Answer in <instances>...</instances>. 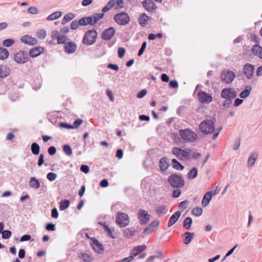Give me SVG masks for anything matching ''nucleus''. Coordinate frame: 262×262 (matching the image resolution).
<instances>
[{"mask_svg": "<svg viewBox=\"0 0 262 262\" xmlns=\"http://www.w3.org/2000/svg\"><path fill=\"white\" fill-rule=\"evenodd\" d=\"M198 96L200 101L204 103H209L212 101V97L211 94L204 91H200Z\"/></svg>", "mask_w": 262, "mask_h": 262, "instance_id": "nucleus-12", "label": "nucleus"}, {"mask_svg": "<svg viewBox=\"0 0 262 262\" xmlns=\"http://www.w3.org/2000/svg\"><path fill=\"white\" fill-rule=\"evenodd\" d=\"M51 38L53 39H57V44L66 43L68 38L64 36L59 34V32L57 30H53L51 33Z\"/></svg>", "mask_w": 262, "mask_h": 262, "instance_id": "nucleus-13", "label": "nucleus"}, {"mask_svg": "<svg viewBox=\"0 0 262 262\" xmlns=\"http://www.w3.org/2000/svg\"><path fill=\"white\" fill-rule=\"evenodd\" d=\"M146 47V42L144 41L142 43L141 47L138 52V55L139 56H141L143 54V53H144V52L145 50Z\"/></svg>", "mask_w": 262, "mask_h": 262, "instance_id": "nucleus-55", "label": "nucleus"}, {"mask_svg": "<svg viewBox=\"0 0 262 262\" xmlns=\"http://www.w3.org/2000/svg\"><path fill=\"white\" fill-rule=\"evenodd\" d=\"M189 150H183L181 149V157L180 160H187L190 158V153L189 152Z\"/></svg>", "mask_w": 262, "mask_h": 262, "instance_id": "nucleus-42", "label": "nucleus"}, {"mask_svg": "<svg viewBox=\"0 0 262 262\" xmlns=\"http://www.w3.org/2000/svg\"><path fill=\"white\" fill-rule=\"evenodd\" d=\"M98 33L96 30H88L84 34L82 38V43L86 46L93 45L96 41Z\"/></svg>", "mask_w": 262, "mask_h": 262, "instance_id": "nucleus-2", "label": "nucleus"}, {"mask_svg": "<svg viewBox=\"0 0 262 262\" xmlns=\"http://www.w3.org/2000/svg\"><path fill=\"white\" fill-rule=\"evenodd\" d=\"M192 220L190 217H186L183 221V227L185 229L189 230L191 228Z\"/></svg>", "mask_w": 262, "mask_h": 262, "instance_id": "nucleus-38", "label": "nucleus"}, {"mask_svg": "<svg viewBox=\"0 0 262 262\" xmlns=\"http://www.w3.org/2000/svg\"><path fill=\"white\" fill-rule=\"evenodd\" d=\"M78 257L83 262H91L93 260V256L89 251L78 252Z\"/></svg>", "mask_w": 262, "mask_h": 262, "instance_id": "nucleus-16", "label": "nucleus"}, {"mask_svg": "<svg viewBox=\"0 0 262 262\" xmlns=\"http://www.w3.org/2000/svg\"><path fill=\"white\" fill-rule=\"evenodd\" d=\"M56 148L55 147L52 146L48 148V152L49 154L51 156H53L55 155L56 152Z\"/></svg>", "mask_w": 262, "mask_h": 262, "instance_id": "nucleus-62", "label": "nucleus"}, {"mask_svg": "<svg viewBox=\"0 0 262 262\" xmlns=\"http://www.w3.org/2000/svg\"><path fill=\"white\" fill-rule=\"evenodd\" d=\"M254 67L250 63H246L244 67V74L247 79H251L253 76Z\"/></svg>", "mask_w": 262, "mask_h": 262, "instance_id": "nucleus-15", "label": "nucleus"}, {"mask_svg": "<svg viewBox=\"0 0 262 262\" xmlns=\"http://www.w3.org/2000/svg\"><path fill=\"white\" fill-rule=\"evenodd\" d=\"M171 165L174 169L177 170H182L184 168V166L175 159L172 160Z\"/></svg>", "mask_w": 262, "mask_h": 262, "instance_id": "nucleus-35", "label": "nucleus"}, {"mask_svg": "<svg viewBox=\"0 0 262 262\" xmlns=\"http://www.w3.org/2000/svg\"><path fill=\"white\" fill-rule=\"evenodd\" d=\"M29 186L31 188L38 189L40 187V183L38 179L35 177H32L30 179L29 182Z\"/></svg>", "mask_w": 262, "mask_h": 262, "instance_id": "nucleus-27", "label": "nucleus"}, {"mask_svg": "<svg viewBox=\"0 0 262 262\" xmlns=\"http://www.w3.org/2000/svg\"><path fill=\"white\" fill-rule=\"evenodd\" d=\"M232 103V100H225L223 101V106L225 109L229 108Z\"/></svg>", "mask_w": 262, "mask_h": 262, "instance_id": "nucleus-59", "label": "nucleus"}, {"mask_svg": "<svg viewBox=\"0 0 262 262\" xmlns=\"http://www.w3.org/2000/svg\"><path fill=\"white\" fill-rule=\"evenodd\" d=\"M14 59L17 63H24L29 61V57L27 52L21 51L15 54Z\"/></svg>", "mask_w": 262, "mask_h": 262, "instance_id": "nucleus-9", "label": "nucleus"}, {"mask_svg": "<svg viewBox=\"0 0 262 262\" xmlns=\"http://www.w3.org/2000/svg\"><path fill=\"white\" fill-rule=\"evenodd\" d=\"M167 181L169 184L173 188H180L185 185L184 180L181 174L177 173L170 174Z\"/></svg>", "mask_w": 262, "mask_h": 262, "instance_id": "nucleus-1", "label": "nucleus"}, {"mask_svg": "<svg viewBox=\"0 0 262 262\" xmlns=\"http://www.w3.org/2000/svg\"><path fill=\"white\" fill-rule=\"evenodd\" d=\"M172 154L174 155L178 159H180L181 158V149L178 147H173L172 149Z\"/></svg>", "mask_w": 262, "mask_h": 262, "instance_id": "nucleus-48", "label": "nucleus"}, {"mask_svg": "<svg viewBox=\"0 0 262 262\" xmlns=\"http://www.w3.org/2000/svg\"><path fill=\"white\" fill-rule=\"evenodd\" d=\"M181 212L180 211L175 212L170 217L169 221L168 223V227H171L175 224L181 215Z\"/></svg>", "mask_w": 262, "mask_h": 262, "instance_id": "nucleus-23", "label": "nucleus"}, {"mask_svg": "<svg viewBox=\"0 0 262 262\" xmlns=\"http://www.w3.org/2000/svg\"><path fill=\"white\" fill-rule=\"evenodd\" d=\"M10 73L9 67L6 65L0 66V78H4L8 76Z\"/></svg>", "mask_w": 262, "mask_h": 262, "instance_id": "nucleus-22", "label": "nucleus"}, {"mask_svg": "<svg viewBox=\"0 0 262 262\" xmlns=\"http://www.w3.org/2000/svg\"><path fill=\"white\" fill-rule=\"evenodd\" d=\"M188 203L187 200L181 202L179 205V208L182 210L187 209Z\"/></svg>", "mask_w": 262, "mask_h": 262, "instance_id": "nucleus-58", "label": "nucleus"}, {"mask_svg": "<svg viewBox=\"0 0 262 262\" xmlns=\"http://www.w3.org/2000/svg\"><path fill=\"white\" fill-rule=\"evenodd\" d=\"M181 194V191L180 188H176L173 191L172 196L174 198H178Z\"/></svg>", "mask_w": 262, "mask_h": 262, "instance_id": "nucleus-60", "label": "nucleus"}, {"mask_svg": "<svg viewBox=\"0 0 262 262\" xmlns=\"http://www.w3.org/2000/svg\"><path fill=\"white\" fill-rule=\"evenodd\" d=\"M15 42V41L14 39L9 38L5 39L2 42V45L3 46L6 47H10L12 46Z\"/></svg>", "mask_w": 262, "mask_h": 262, "instance_id": "nucleus-43", "label": "nucleus"}, {"mask_svg": "<svg viewBox=\"0 0 262 262\" xmlns=\"http://www.w3.org/2000/svg\"><path fill=\"white\" fill-rule=\"evenodd\" d=\"M212 195L211 191H208L205 194L202 201V206L203 207L207 206L209 204L211 199Z\"/></svg>", "mask_w": 262, "mask_h": 262, "instance_id": "nucleus-25", "label": "nucleus"}, {"mask_svg": "<svg viewBox=\"0 0 262 262\" xmlns=\"http://www.w3.org/2000/svg\"><path fill=\"white\" fill-rule=\"evenodd\" d=\"M57 177V175L54 172H50L47 174V178L50 181H54Z\"/></svg>", "mask_w": 262, "mask_h": 262, "instance_id": "nucleus-51", "label": "nucleus"}, {"mask_svg": "<svg viewBox=\"0 0 262 262\" xmlns=\"http://www.w3.org/2000/svg\"><path fill=\"white\" fill-rule=\"evenodd\" d=\"M116 223L120 227H125L129 223V217L127 214L123 212H118L116 216Z\"/></svg>", "mask_w": 262, "mask_h": 262, "instance_id": "nucleus-7", "label": "nucleus"}, {"mask_svg": "<svg viewBox=\"0 0 262 262\" xmlns=\"http://www.w3.org/2000/svg\"><path fill=\"white\" fill-rule=\"evenodd\" d=\"M198 176V169L196 167L192 168L188 173L187 178L188 179H193Z\"/></svg>", "mask_w": 262, "mask_h": 262, "instance_id": "nucleus-39", "label": "nucleus"}, {"mask_svg": "<svg viewBox=\"0 0 262 262\" xmlns=\"http://www.w3.org/2000/svg\"><path fill=\"white\" fill-rule=\"evenodd\" d=\"M104 15V14L102 13H95L93 14L92 16L93 18V24H94V25L96 24L99 19L103 17Z\"/></svg>", "mask_w": 262, "mask_h": 262, "instance_id": "nucleus-41", "label": "nucleus"}, {"mask_svg": "<svg viewBox=\"0 0 262 262\" xmlns=\"http://www.w3.org/2000/svg\"><path fill=\"white\" fill-rule=\"evenodd\" d=\"M75 17V14L73 13H69L67 14H66L62 21L61 24L62 25H65L67 23L72 20Z\"/></svg>", "mask_w": 262, "mask_h": 262, "instance_id": "nucleus-31", "label": "nucleus"}, {"mask_svg": "<svg viewBox=\"0 0 262 262\" xmlns=\"http://www.w3.org/2000/svg\"><path fill=\"white\" fill-rule=\"evenodd\" d=\"M80 169L82 172H84L85 174L88 173L90 171V168L89 166L85 164L81 165Z\"/></svg>", "mask_w": 262, "mask_h": 262, "instance_id": "nucleus-57", "label": "nucleus"}, {"mask_svg": "<svg viewBox=\"0 0 262 262\" xmlns=\"http://www.w3.org/2000/svg\"><path fill=\"white\" fill-rule=\"evenodd\" d=\"M115 33V28L112 27H109L102 31L101 34L102 38L105 40H109L114 36Z\"/></svg>", "mask_w": 262, "mask_h": 262, "instance_id": "nucleus-14", "label": "nucleus"}, {"mask_svg": "<svg viewBox=\"0 0 262 262\" xmlns=\"http://www.w3.org/2000/svg\"><path fill=\"white\" fill-rule=\"evenodd\" d=\"M60 126L61 127L67 128V129H74V127L71 124H68L66 122H61L60 124Z\"/></svg>", "mask_w": 262, "mask_h": 262, "instance_id": "nucleus-61", "label": "nucleus"}, {"mask_svg": "<svg viewBox=\"0 0 262 262\" xmlns=\"http://www.w3.org/2000/svg\"><path fill=\"white\" fill-rule=\"evenodd\" d=\"M203 209L201 207H195L191 211V213L195 216H199L202 215Z\"/></svg>", "mask_w": 262, "mask_h": 262, "instance_id": "nucleus-45", "label": "nucleus"}, {"mask_svg": "<svg viewBox=\"0 0 262 262\" xmlns=\"http://www.w3.org/2000/svg\"><path fill=\"white\" fill-rule=\"evenodd\" d=\"M253 54L262 59V47L258 45H253L251 49Z\"/></svg>", "mask_w": 262, "mask_h": 262, "instance_id": "nucleus-26", "label": "nucleus"}, {"mask_svg": "<svg viewBox=\"0 0 262 262\" xmlns=\"http://www.w3.org/2000/svg\"><path fill=\"white\" fill-rule=\"evenodd\" d=\"M150 17L147 16L145 13H142L138 18V22L139 24L142 26L145 27L146 25L147 21L149 19Z\"/></svg>", "mask_w": 262, "mask_h": 262, "instance_id": "nucleus-30", "label": "nucleus"}, {"mask_svg": "<svg viewBox=\"0 0 262 262\" xmlns=\"http://www.w3.org/2000/svg\"><path fill=\"white\" fill-rule=\"evenodd\" d=\"M28 12L32 14H36L38 13V10L36 7H30L28 9Z\"/></svg>", "mask_w": 262, "mask_h": 262, "instance_id": "nucleus-64", "label": "nucleus"}, {"mask_svg": "<svg viewBox=\"0 0 262 262\" xmlns=\"http://www.w3.org/2000/svg\"><path fill=\"white\" fill-rule=\"evenodd\" d=\"M252 90V86L250 85L245 86L244 90L239 94V97L241 98H246L248 97Z\"/></svg>", "mask_w": 262, "mask_h": 262, "instance_id": "nucleus-29", "label": "nucleus"}, {"mask_svg": "<svg viewBox=\"0 0 262 262\" xmlns=\"http://www.w3.org/2000/svg\"><path fill=\"white\" fill-rule=\"evenodd\" d=\"M20 41L25 44L32 46L35 45L37 44L38 42V41L36 38L32 37V36L29 35H26L23 36L21 38Z\"/></svg>", "mask_w": 262, "mask_h": 262, "instance_id": "nucleus-19", "label": "nucleus"}, {"mask_svg": "<svg viewBox=\"0 0 262 262\" xmlns=\"http://www.w3.org/2000/svg\"><path fill=\"white\" fill-rule=\"evenodd\" d=\"M1 233L3 239L9 238L12 234L10 230H3Z\"/></svg>", "mask_w": 262, "mask_h": 262, "instance_id": "nucleus-49", "label": "nucleus"}, {"mask_svg": "<svg viewBox=\"0 0 262 262\" xmlns=\"http://www.w3.org/2000/svg\"><path fill=\"white\" fill-rule=\"evenodd\" d=\"M125 53V49L123 47H119L118 49V56L119 58H122Z\"/></svg>", "mask_w": 262, "mask_h": 262, "instance_id": "nucleus-56", "label": "nucleus"}, {"mask_svg": "<svg viewBox=\"0 0 262 262\" xmlns=\"http://www.w3.org/2000/svg\"><path fill=\"white\" fill-rule=\"evenodd\" d=\"M45 49L42 47H36L30 50L29 55L31 57L35 58L43 53Z\"/></svg>", "mask_w": 262, "mask_h": 262, "instance_id": "nucleus-17", "label": "nucleus"}, {"mask_svg": "<svg viewBox=\"0 0 262 262\" xmlns=\"http://www.w3.org/2000/svg\"><path fill=\"white\" fill-rule=\"evenodd\" d=\"M9 53L8 50L2 47H0V59L4 60L8 58Z\"/></svg>", "mask_w": 262, "mask_h": 262, "instance_id": "nucleus-34", "label": "nucleus"}, {"mask_svg": "<svg viewBox=\"0 0 262 262\" xmlns=\"http://www.w3.org/2000/svg\"><path fill=\"white\" fill-rule=\"evenodd\" d=\"M183 236L184 237V244L186 245H188L191 243V242L194 238V233L193 232L191 233L189 232H186L185 233H184Z\"/></svg>", "mask_w": 262, "mask_h": 262, "instance_id": "nucleus-28", "label": "nucleus"}, {"mask_svg": "<svg viewBox=\"0 0 262 262\" xmlns=\"http://www.w3.org/2000/svg\"><path fill=\"white\" fill-rule=\"evenodd\" d=\"M115 21L119 25L124 26L130 21V17L125 12H122L114 16Z\"/></svg>", "mask_w": 262, "mask_h": 262, "instance_id": "nucleus-4", "label": "nucleus"}, {"mask_svg": "<svg viewBox=\"0 0 262 262\" xmlns=\"http://www.w3.org/2000/svg\"><path fill=\"white\" fill-rule=\"evenodd\" d=\"M79 26H80L79 21L77 20H74L71 24L70 29L72 30H76L78 28Z\"/></svg>", "mask_w": 262, "mask_h": 262, "instance_id": "nucleus-52", "label": "nucleus"}, {"mask_svg": "<svg viewBox=\"0 0 262 262\" xmlns=\"http://www.w3.org/2000/svg\"><path fill=\"white\" fill-rule=\"evenodd\" d=\"M77 48V45L73 41L66 43L64 46V50L66 53L72 54L75 52Z\"/></svg>", "mask_w": 262, "mask_h": 262, "instance_id": "nucleus-18", "label": "nucleus"}, {"mask_svg": "<svg viewBox=\"0 0 262 262\" xmlns=\"http://www.w3.org/2000/svg\"><path fill=\"white\" fill-rule=\"evenodd\" d=\"M142 4L143 7L149 12L153 11L156 8V5L152 0H144Z\"/></svg>", "mask_w": 262, "mask_h": 262, "instance_id": "nucleus-20", "label": "nucleus"}, {"mask_svg": "<svg viewBox=\"0 0 262 262\" xmlns=\"http://www.w3.org/2000/svg\"><path fill=\"white\" fill-rule=\"evenodd\" d=\"M62 13L61 11H56L49 15L47 19L48 20H52L58 18L62 15Z\"/></svg>", "mask_w": 262, "mask_h": 262, "instance_id": "nucleus-37", "label": "nucleus"}, {"mask_svg": "<svg viewBox=\"0 0 262 262\" xmlns=\"http://www.w3.org/2000/svg\"><path fill=\"white\" fill-rule=\"evenodd\" d=\"M135 233V231L134 230H132L128 228L125 229L123 231L124 235L127 238H130V237L134 236Z\"/></svg>", "mask_w": 262, "mask_h": 262, "instance_id": "nucleus-47", "label": "nucleus"}, {"mask_svg": "<svg viewBox=\"0 0 262 262\" xmlns=\"http://www.w3.org/2000/svg\"><path fill=\"white\" fill-rule=\"evenodd\" d=\"M63 150L67 156H71L72 154V149L68 144H65L63 146Z\"/></svg>", "mask_w": 262, "mask_h": 262, "instance_id": "nucleus-46", "label": "nucleus"}, {"mask_svg": "<svg viewBox=\"0 0 262 262\" xmlns=\"http://www.w3.org/2000/svg\"><path fill=\"white\" fill-rule=\"evenodd\" d=\"M115 5V0H110L102 9V13H104L112 9Z\"/></svg>", "mask_w": 262, "mask_h": 262, "instance_id": "nucleus-33", "label": "nucleus"}, {"mask_svg": "<svg viewBox=\"0 0 262 262\" xmlns=\"http://www.w3.org/2000/svg\"><path fill=\"white\" fill-rule=\"evenodd\" d=\"M104 230L105 232L106 233L107 235L108 236H110V237L112 238H115V237L114 236L113 234L112 233V230L107 225H104Z\"/></svg>", "mask_w": 262, "mask_h": 262, "instance_id": "nucleus-50", "label": "nucleus"}, {"mask_svg": "<svg viewBox=\"0 0 262 262\" xmlns=\"http://www.w3.org/2000/svg\"><path fill=\"white\" fill-rule=\"evenodd\" d=\"M146 246L145 244H143L141 246L136 247L135 248L131 250L130 254L132 255L133 257L136 256L140 253L144 251L146 249Z\"/></svg>", "mask_w": 262, "mask_h": 262, "instance_id": "nucleus-24", "label": "nucleus"}, {"mask_svg": "<svg viewBox=\"0 0 262 262\" xmlns=\"http://www.w3.org/2000/svg\"><path fill=\"white\" fill-rule=\"evenodd\" d=\"M179 135L183 139L190 142L195 141L198 138L197 135L189 129H180Z\"/></svg>", "mask_w": 262, "mask_h": 262, "instance_id": "nucleus-5", "label": "nucleus"}, {"mask_svg": "<svg viewBox=\"0 0 262 262\" xmlns=\"http://www.w3.org/2000/svg\"><path fill=\"white\" fill-rule=\"evenodd\" d=\"M221 96L225 100H233L237 96V92L232 88H224L221 91Z\"/></svg>", "mask_w": 262, "mask_h": 262, "instance_id": "nucleus-6", "label": "nucleus"}, {"mask_svg": "<svg viewBox=\"0 0 262 262\" xmlns=\"http://www.w3.org/2000/svg\"><path fill=\"white\" fill-rule=\"evenodd\" d=\"M45 228L48 231H53L55 230L56 227L55 224L51 223H49L46 224Z\"/></svg>", "mask_w": 262, "mask_h": 262, "instance_id": "nucleus-54", "label": "nucleus"}, {"mask_svg": "<svg viewBox=\"0 0 262 262\" xmlns=\"http://www.w3.org/2000/svg\"><path fill=\"white\" fill-rule=\"evenodd\" d=\"M163 33L161 32L158 33L156 34L150 33L148 35V39L149 40H154L157 38H161L163 37Z\"/></svg>", "mask_w": 262, "mask_h": 262, "instance_id": "nucleus-44", "label": "nucleus"}, {"mask_svg": "<svg viewBox=\"0 0 262 262\" xmlns=\"http://www.w3.org/2000/svg\"><path fill=\"white\" fill-rule=\"evenodd\" d=\"M159 222L158 221H155L150 225L145 228L143 233L145 234H149L155 230L159 226Z\"/></svg>", "mask_w": 262, "mask_h": 262, "instance_id": "nucleus-21", "label": "nucleus"}, {"mask_svg": "<svg viewBox=\"0 0 262 262\" xmlns=\"http://www.w3.org/2000/svg\"><path fill=\"white\" fill-rule=\"evenodd\" d=\"M240 144H241V139H237L233 145V149L234 150H237L239 147V146H240Z\"/></svg>", "mask_w": 262, "mask_h": 262, "instance_id": "nucleus-63", "label": "nucleus"}, {"mask_svg": "<svg viewBox=\"0 0 262 262\" xmlns=\"http://www.w3.org/2000/svg\"><path fill=\"white\" fill-rule=\"evenodd\" d=\"M46 35V31L42 29L39 30L37 33L38 38L41 39L45 38Z\"/></svg>", "mask_w": 262, "mask_h": 262, "instance_id": "nucleus-53", "label": "nucleus"}, {"mask_svg": "<svg viewBox=\"0 0 262 262\" xmlns=\"http://www.w3.org/2000/svg\"><path fill=\"white\" fill-rule=\"evenodd\" d=\"M90 245L95 252L101 254L104 251V247L95 237L91 238Z\"/></svg>", "mask_w": 262, "mask_h": 262, "instance_id": "nucleus-10", "label": "nucleus"}, {"mask_svg": "<svg viewBox=\"0 0 262 262\" xmlns=\"http://www.w3.org/2000/svg\"><path fill=\"white\" fill-rule=\"evenodd\" d=\"M138 217L139 223L141 225H144L147 223L150 219V215L148 212L144 209H139L138 213Z\"/></svg>", "mask_w": 262, "mask_h": 262, "instance_id": "nucleus-11", "label": "nucleus"}, {"mask_svg": "<svg viewBox=\"0 0 262 262\" xmlns=\"http://www.w3.org/2000/svg\"><path fill=\"white\" fill-rule=\"evenodd\" d=\"M199 129L204 134H212L215 129L214 122L210 119L205 120L199 125Z\"/></svg>", "mask_w": 262, "mask_h": 262, "instance_id": "nucleus-3", "label": "nucleus"}, {"mask_svg": "<svg viewBox=\"0 0 262 262\" xmlns=\"http://www.w3.org/2000/svg\"><path fill=\"white\" fill-rule=\"evenodd\" d=\"M31 150L34 155H38L40 150V147L39 144L36 142H33L31 145Z\"/></svg>", "mask_w": 262, "mask_h": 262, "instance_id": "nucleus-32", "label": "nucleus"}, {"mask_svg": "<svg viewBox=\"0 0 262 262\" xmlns=\"http://www.w3.org/2000/svg\"><path fill=\"white\" fill-rule=\"evenodd\" d=\"M257 158V154L253 153L250 155L248 160V165L249 167H251L254 164Z\"/></svg>", "mask_w": 262, "mask_h": 262, "instance_id": "nucleus-36", "label": "nucleus"}, {"mask_svg": "<svg viewBox=\"0 0 262 262\" xmlns=\"http://www.w3.org/2000/svg\"><path fill=\"white\" fill-rule=\"evenodd\" d=\"M235 77V73L229 70H224L222 72L221 79L223 82L226 84L231 83Z\"/></svg>", "mask_w": 262, "mask_h": 262, "instance_id": "nucleus-8", "label": "nucleus"}, {"mask_svg": "<svg viewBox=\"0 0 262 262\" xmlns=\"http://www.w3.org/2000/svg\"><path fill=\"white\" fill-rule=\"evenodd\" d=\"M59 204V209L61 211H63L69 207L70 201L68 200H62L60 201Z\"/></svg>", "mask_w": 262, "mask_h": 262, "instance_id": "nucleus-40", "label": "nucleus"}]
</instances>
